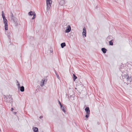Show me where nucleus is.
I'll return each mask as SVG.
<instances>
[{"mask_svg": "<svg viewBox=\"0 0 132 132\" xmlns=\"http://www.w3.org/2000/svg\"><path fill=\"white\" fill-rule=\"evenodd\" d=\"M11 15L10 16V19H11V21L14 23L15 24L16 26L18 25V20L15 17H14L13 16L12 13L11 12Z\"/></svg>", "mask_w": 132, "mask_h": 132, "instance_id": "obj_1", "label": "nucleus"}, {"mask_svg": "<svg viewBox=\"0 0 132 132\" xmlns=\"http://www.w3.org/2000/svg\"><path fill=\"white\" fill-rule=\"evenodd\" d=\"M4 99L6 102L12 103V99L11 96L9 95L8 96H5L4 97Z\"/></svg>", "mask_w": 132, "mask_h": 132, "instance_id": "obj_2", "label": "nucleus"}, {"mask_svg": "<svg viewBox=\"0 0 132 132\" xmlns=\"http://www.w3.org/2000/svg\"><path fill=\"white\" fill-rule=\"evenodd\" d=\"M52 1L51 0H46L47 10V11L49 10L51 7Z\"/></svg>", "mask_w": 132, "mask_h": 132, "instance_id": "obj_3", "label": "nucleus"}, {"mask_svg": "<svg viewBox=\"0 0 132 132\" xmlns=\"http://www.w3.org/2000/svg\"><path fill=\"white\" fill-rule=\"evenodd\" d=\"M3 22L5 24L4 27L5 29L6 30H8V25H7V21L5 17L3 18Z\"/></svg>", "mask_w": 132, "mask_h": 132, "instance_id": "obj_4", "label": "nucleus"}, {"mask_svg": "<svg viewBox=\"0 0 132 132\" xmlns=\"http://www.w3.org/2000/svg\"><path fill=\"white\" fill-rule=\"evenodd\" d=\"M85 111L86 112V114L85 116V117L88 118L89 116V115L90 113V110L89 108L88 107H86L85 109Z\"/></svg>", "mask_w": 132, "mask_h": 132, "instance_id": "obj_5", "label": "nucleus"}, {"mask_svg": "<svg viewBox=\"0 0 132 132\" xmlns=\"http://www.w3.org/2000/svg\"><path fill=\"white\" fill-rule=\"evenodd\" d=\"M125 79L126 80V81H127V82H125V83H126L127 85L130 83L132 81L131 77H129V76H128L127 78Z\"/></svg>", "mask_w": 132, "mask_h": 132, "instance_id": "obj_6", "label": "nucleus"}, {"mask_svg": "<svg viewBox=\"0 0 132 132\" xmlns=\"http://www.w3.org/2000/svg\"><path fill=\"white\" fill-rule=\"evenodd\" d=\"M28 14L29 15H33V17L32 18V20L34 19L36 17V14L35 12H33L32 11H31L28 13Z\"/></svg>", "mask_w": 132, "mask_h": 132, "instance_id": "obj_7", "label": "nucleus"}, {"mask_svg": "<svg viewBox=\"0 0 132 132\" xmlns=\"http://www.w3.org/2000/svg\"><path fill=\"white\" fill-rule=\"evenodd\" d=\"M71 30V27L70 26L68 25L66 28V29L65 30L66 33H68L70 32Z\"/></svg>", "mask_w": 132, "mask_h": 132, "instance_id": "obj_8", "label": "nucleus"}, {"mask_svg": "<svg viewBox=\"0 0 132 132\" xmlns=\"http://www.w3.org/2000/svg\"><path fill=\"white\" fill-rule=\"evenodd\" d=\"M86 29L84 27L83 29V32L82 33L83 36L86 37Z\"/></svg>", "mask_w": 132, "mask_h": 132, "instance_id": "obj_9", "label": "nucleus"}, {"mask_svg": "<svg viewBox=\"0 0 132 132\" xmlns=\"http://www.w3.org/2000/svg\"><path fill=\"white\" fill-rule=\"evenodd\" d=\"M47 81V79H45V78H44L42 80V81L41 82V83L40 84V86L41 87H43L44 85V83L45 81Z\"/></svg>", "mask_w": 132, "mask_h": 132, "instance_id": "obj_10", "label": "nucleus"}, {"mask_svg": "<svg viewBox=\"0 0 132 132\" xmlns=\"http://www.w3.org/2000/svg\"><path fill=\"white\" fill-rule=\"evenodd\" d=\"M65 3V1L64 0H62L60 2V4L61 6L64 5Z\"/></svg>", "mask_w": 132, "mask_h": 132, "instance_id": "obj_11", "label": "nucleus"}, {"mask_svg": "<svg viewBox=\"0 0 132 132\" xmlns=\"http://www.w3.org/2000/svg\"><path fill=\"white\" fill-rule=\"evenodd\" d=\"M74 97H75V95H72L70 96L69 97V100H74Z\"/></svg>", "mask_w": 132, "mask_h": 132, "instance_id": "obj_12", "label": "nucleus"}, {"mask_svg": "<svg viewBox=\"0 0 132 132\" xmlns=\"http://www.w3.org/2000/svg\"><path fill=\"white\" fill-rule=\"evenodd\" d=\"M32 129L34 132H38V129L36 127H34Z\"/></svg>", "mask_w": 132, "mask_h": 132, "instance_id": "obj_13", "label": "nucleus"}, {"mask_svg": "<svg viewBox=\"0 0 132 132\" xmlns=\"http://www.w3.org/2000/svg\"><path fill=\"white\" fill-rule=\"evenodd\" d=\"M101 50L104 53H106L107 51V49L104 48H102L101 49Z\"/></svg>", "mask_w": 132, "mask_h": 132, "instance_id": "obj_14", "label": "nucleus"}, {"mask_svg": "<svg viewBox=\"0 0 132 132\" xmlns=\"http://www.w3.org/2000/svg\"><path fill=\"white\" fill-rule=\"evenodd\" d=\"M19 89H20V90L21 91V92H23L24 91V87L23 86H22L19 88Z\"/></svg>", "mask_w": 132, "mask_h": 132, "instance_id": "obj_15", "label": "nucleus"}, {"mask_svg": "<svg viewBox=\"0 0 132 132\" xmlns=\"http://www.w3.org/2000/svg\"><path fill=\"white\" fill-rule=\"evenodd\" d=\"M61 47L62 48H63L65 46L66 44L65 43L63 42L61 44Z\"/></svg>", "mask_w": 132, "mask_h": 132, "instance_id": "obj_16", "label": "nucleus"}, {"mask_svg": "<svg viewBox=\"0 0 132 132\" xmlns=\"http://www.w3.org/2000/svg\"><path fill=\"white\" fill-rule=\"evenodd\" d=\"M61 110H62L63 111L64 113H65L66 112V111L64 107V106H63L62 108H61Z\"/></svg>", "mask_w": 132, "mask_h": 132, "instance_id": "obj_17", "label": "nucleus"}, {"mask_svg": "<svg viewBox=\"0 0 132 132\" xmlns=\"http://www.w3.org/2000/svg\"><path fill=\"white\" fill-rule=\"evenodd\" d=\"M73 79L74 80V81H75V80L77 79V77L74 74H73Z\"/></svg>", "mask_w": 132, "mask_h": 132, "instance_id": "obj_18", "label": "nucleus"}, {"mask_svg": "<svg viewBox=\"0 0 132 132\" xmlns=\"http://www.w3.org/2000/svg\"><path fill=\"white\" fill-rule=\"evenodd\" d=\"M113 40L112 39L109 42V44L110 45L112 46L113 45V43L112 42Z\"/></svg>", "mask_w": 132, "mask_h": 132, "instance_id": "obj_19", "label": "nucleus"}, {"mask_svg": "<svg viewBox=\"0 0 132 132\" xmlns=\"http://www.w3.org/2000/svg\"><path fill=\"white\" fill-rule=\"evenodd\" d=\"M2 15L3 18L5 17L4 15V14L3 11H2Z\"/></svg>", "mask_w": 132, "mask_h": 132, "instance_id": "obj_20", "label": "nucleus"}, {"mask_svg": "<svg viewBox=\"0 0 132 132\" xmlns=\"http://www.w3.org/2000/svg\"><path fill=\"white\" fill-rule=\"evenodd\" d=\"M55 74H56V75L57 78L59 79L60 78V77L59 75L58 74L57 72L55 71Z\"/></svg>", "mask_w": 132, "mask_h": 132, "instance_id": "obj_21", "label": "nucleus"}, {"mask_svg": "<svg viewBox=\"0 0 132 132\" xmlns=\"http://www.w3.org/2000/svg\"><path fill=\"white\" fill-rule=\"evenodd\" d=\"M128 76H129L128 74H127V75H124V77H125V78H127V77H128Z\"/></svg>", "mask_w": 132, "mask_h": 132, "instance_id": "obj_22", "label": "nucleus"}, {"mask_svg": "<svg viewBox=\"0 0 132 132\" xmlns=\"http://www.w3.org/2000/svg\"><path fill=\"white\" fill-rule=\"evenodd\" d=\"M18 85V89H19V88L21 87H20V84H18L17 85Z\"/></svg>", "mask_w": 132, "mask_h": 132, "instance_id": "obj_23", "label": "nucleus"}, {"mask_svg": "<svg viewBox=\"0 0 132 132\" xmlns=\"http://www.w3.org/2000/svg\"><path fill=\"white\" fill-rule=\"evenodd\" d=\"M60 108H62V106H63L62 105V104H60Z\"/></svg>", "mask_w": 132, "mask_h": 132, "instance_id": "obj_24", "label": "nucleus"}, {"mask_svg": "<svg viewBox=\"0 0 132 132\" xmlns=\"http://www.w3.org/2000/svg\"><path fill=\"white\" fill-rule=\"evenodd\" d=\"M58 103H59V105H60V104H61V102H60V101H59V100H58Z\"/></svg>", "mask_w": 132, "mask_h": 132, "instance_id": "obj_25", "label": "nucleus"}, {"mask_svg": "<svg viewBox=\"0 0 132 132\" xmlns=\"http://www.w3.org/2000/svg\"><path fill=\"white\" fill-rule=\"evenodd\" d=\"M13 108H12L11 109V111H12L13 110Z\"/></svg>", "mask_w": 132, "mask_h": 132, "instance_id": "obj_26", "label": "nucleus"}, {"mask_svg": "<svg viewBox=\"0 0 132 132\" xmlns=\"http://www.w3.org/2000/svg\"><path fill=\"white\" fill-rule=\"evenodd\" d=\"M43 117V116H40L39 117L41 119Z\"/></svg>", "mask_w": 132, "mask_h": 132, "instance_id": "obj_27", "label": "nucleus"}, {"mask_svg": "<svg viewBox=\"0 0 132 132\" xmlns=\"http://www.w3.org/2000/svg\"><path fill=\"white\" fill-rule=\"evenodd\" d=\"M16 112H14V114H16Z\"/></svg>", "mask_w": 132, "mask_h": 132, "instance_id": "obj_28", "label": "nucleus"}, {"mask_svg": "<svg viewBox=\"0 0 132 132\" xmlns=\"http://www.w3.org/2000/svg\"><path fill=\"white\" fill-rule=\"evenodd\" d=\"M16 81L17 83H18V84H19L18 81L17 80H16Z\"/></svg>", "mask_w": 132, "mask_h": 132, "instance_id": "obj_29", "label": "nucleus"}, {"mask_svg": "<svg viewBox=\"0 0 132 132\" xmlns=\"http://www.w3.org/2000/svg\"><path fill=\"white\" fill-rule=\"evenodd\" d=\"M51 51V52H53L52 51Z\"/></svg>", "mask_w": 132, "mask_h": 132, "instance_id": "obj_30", "label": "nucleus"}, {"mask_svg": "<svg viewBox=\"0 0 132 132\" xmlns=\"http://www.w3.org/2000/svg\"><path fill=\"white\" fill-rule=\"evenodd\" d=\"M109 37H108V38H109Z\"/></svg>", "mask_w": 132, "mask_h": 132, "instance_id": "obj_31", "label": "nucleus"}]
</instances>
